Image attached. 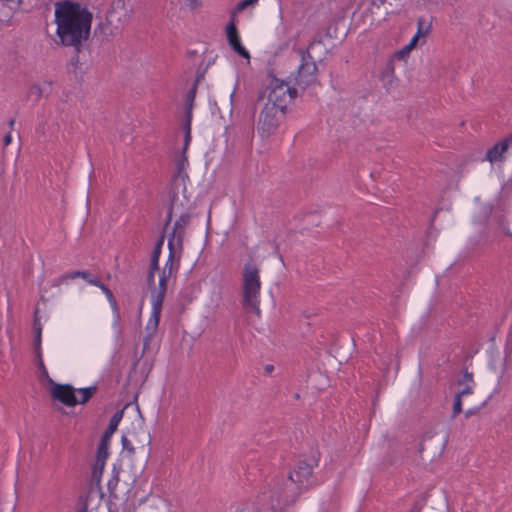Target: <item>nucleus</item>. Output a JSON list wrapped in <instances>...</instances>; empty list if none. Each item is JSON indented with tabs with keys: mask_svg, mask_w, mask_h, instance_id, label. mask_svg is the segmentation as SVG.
<instances>
[{
	"mask_svg": "<svg viewBox=\"0 0 512 512\" xmlns=\"http://www.w3.org/2000/svg\"><path fill=\"white\" fill-rule=\"evenodd\" d=\"M104 295L106 296L107 300H110V299L114 298V295H113V293L111 292L110 289L105 291Z\"/></svg>",
	"mask_w": 512,
	"mask_h": 512,
	"instance_id": "c9c22d12",
	"label": "nucleus"
},
{
	"mask_svg": "<svg viewBox=\"0 0 512 512\" xmlns=\"http://www.w3.org/2000/svg\"><path fill=\"white\" fill-rule=\"evenodd\" d=\"M273 369H274V367L272 365H267L265 367V370H266L267 373H271L273 371Z\"/></svg>",
	"mask_w": 512,
	"mask_h": 512,
	"instance_id": "e433bc0d",
	"label": "nucleus"
},
{
	"mask_svg": "<svg viewBox=\"0 0 512 512\" xmlns=\"http://www.w3.org/2000/svg\"><path fill=\"white\" fill-rule=\"evenodd\" d=\"M171 512V511H170Z\"/></svg>",
	"mask_w": 512,
	"mask_h": 512,
	"instance_id": "79ce46f5",
	"label": "nucleus"
},
{
	"mask_svg": "<svg viewBox=\"0 0 512 512\" xmlns=\"http://www.w3.org/2000/svg\"><path fill=\"white\" fill-rule=\"evenodd\" d=\"M34 330H35V351H36V357L38 361V367L41 371L42 376H45L49 378L47 368L44 364L43 357H42V350H41V337H42V327L39 321V318L37 316V313L35 314L34 318Z\"/></svg>",
	"mask_w": 512,
	"mask_h": 512,
	"instance_id": "f8f14e48",
	"label": "nucleus"
},
{
	"mask_svg": "<svg viewBox=\"0 0 512 512\" xmlns=\"http://www.w3.org/2000/svg\"><path fill=\"white\" fill-rule=\"evenodd\" d=\"M122 446H123V449L128 451L129 453H134V451H135V448L132 445L131 440L126 436H122Z\"/></svg>",
	"mask_w": 512,
	"mask_h": 512,
	"instance_id": "a878e982",
	"label": "nucleus"
},
{
	"mask_svg": "<svg viewBox=\"0 0 512 512\" xmlns=\"http://www.w3.org/2000/svg\"><path fill=\"white\" fill-rule=\"evenodd\" d=\"M267 102L271 106L287 109L289 102L296 97L297 90L289 83L270 76L266 84Z\"/></svg>",
	"mask_w": 512,
	"mask_h": 512,
	"instance_id": "20e7f679",
	"label": "nucleus"
},
{
	"mask_svg": "<svg viewBox=\"0 0 512 512\" xmlns=\"http://www.w3.org/2000/svg\"><path fill=\"white\" fill-rule=\"evenodd\" d=\"M461 388L456 393V396L463 398L464 396L470 395L473 393L475 384L462 385Z\"/></svg>",
	"mask_w": 512,
	"mask_h": 512,
	"instance_id": "4be33fe9",
	"label": "nucleus"
},
{
	"mask_svg": "<svg viewBox=\"0 0 512 512\" xmlns=\"http://www.w3.org/2000/svg\"><path fill=\"white\" fill-rule=\"evenodd\" d=\"M164 243V235L160 237V239L157 241L152 255L150 259V266H152V270H158L159 269V258L161 255L162 246Z\"/></svg>",
	"mask_w": 512,
	"mask_h": 512,
	"instance_id": "a211bd4d",
	"label": "nucleus"
},
{
	"mask_svg": "<svg viewBox=\"0 0 512 512\" xmlns=\"http://www.w3.org/2000/svg\"><path fill=\"white\" fill-rule=\"evenodd\" d=\"M462 412V398L455 395L453 410H452V419H455L456 416Z\"/></svg>",
	"mask_w": 512,
	"mask_h": 512,
	"instance_id": "b1692460",
	"label": "nucleus"
},
{
	"mask_svg": "<svg viewBox=\"0 0 512 512\" xmlns=\"http://www.w3.org/2000/svg\"><path fill=\"white\" fill-rule=\"evenodd\" d=\"M510 144H512V135L489 148L485 159L491 163L501 161L503 159V154L507 151Z\"/></svg>",
	"mask_w": 512,
	"mask_h": 512,
	"instance_id": "ddd939ff",
	"label": "nucleus"
},
{
	"mask_svg": "<svg viewBox=\"0 0 512 512\" xmlns=\"http://www.w3.org/2000/svg\"><path fill=\"white\" fill-rule=\"evenodd\" d=\"M108 455H103L97 451L96 462L92 469V479L99 484L101 481L102 473L105 467V462Z\"/></svg>",
	"mask_w": 512,
	"mask_h": 512,
	"instance_id": "f3484780",
	"label": "nucleus"
},
{
	"mask_svg": "<svg viewBox=\"0 0 512 512\" xmlns=\"http://www.w3.org/2000/svg\"><path fill=\"white\" fill-rule=\"evenodd\" d=\"M123 411H118L110 418L109 424L101 436L97 451L103 455H108V445L113 433L116 431L121 419Z\"/></svg>",
	"mask_w": 512,
	"mask_h": 512,
	"instance_id": "9d476101",
	"label": "nucleus"
},
{
	"mask_svg": "<svg viewBox=\"0 0 512 512\" xmlns=\"http://www.w3.org/2000/svg\"><path fill=\"white\" fill-rule=\"evenodd\" d=\"M51 85L50 83L44 82L43 84L35 83L33 84L28 91V96L33 98L35 101H38L44 95H47L50 91Z\"/></svg>",
	"mask_w": 512,
	"mask_h": 512,
	"instance_id": "dca6fc26",
	"label": "nucleus"
},
{
	"mask_svg": "<svg viewBox=\"0 0 512 512\" xmlns=\"http://www.w3.org/2000/svg\"><path fill=\"white\" fill-rule=\"evenodd\" d=\"M8 124H9V127L12 129L15 124V120L11 119Z\"/></svg>",
	"mask_w": 512,
	"mask_h": 512,
	"instance_id": "58836bf2",
	"label": "nucleus"
},
{
	"mask_svg": "<svg viewBox=\"0 0 512 512\" xmlns=\"http://www.w3.org/2000/svg\"><path fill=\"white\" fill-rule=\"evenodd\" d=\"M190 139H191L190 119H188L187 124H186V131H185V145H184V149H186V147L188 146V144L190 142Z\"/></svg>",
	"mask_w": 512,
	"mask_h": 512,
	"instance_id": "7c9ffc66",
	"label": "nucleus"
},
{
	"mask_svg": "<svg viewBox=\"0 0 512 512\" xmlns=\"http://www.w3.org/2000/svg\"><path fill=\"white\" fill-rule=\"evenodd\" d=\"M109 304H110V307L112 309V312H113V319H114V323L115 324H118L120 322V311H119V307H118V304H117V301L114 298L108 300Z\"/></svg>",
	"mask_w": 512,
	"mask_h": 512,
	"instance_id": "412c9836",
	"label": "nucleus"
},
{
	"mask_svg": "<svg viewBox=\"0 0 512 512\" xmlns=\"http://www.w3.org/2000/svg\"><path fill=\"white\" fill-rule=\"evenodd\" d=\"M427 31L423 32L422 31V23L419 22L418 23V31L416 33V35L413 36V38L411 39L410 43L407 45V49H410L412 47H414L416 45V42L419 38L420 35H424Z\"/></svg>",
	"mask_w": 512,
	"mask_h": 512,
	"instance_id": "393cba45",
	"label": "nucleus"
},
{
	"mask_svg": "<svg viewBox=\"0 0 512 512\" xmlns=\"http://www.w3.org/2000/svg\"><path fill=\"white\" fill-rule=\"evenodd\" d=\"M246 1H247V2H248V4H250V5H256V4L259 2V0H246Z\"/></svg>",
	"mask_w": 512,
	"mask_h": 512,
	"instance_id": "4c0bfd02",
	"label": "nucleus"
},
{
	"mask_svg": "<svg viewBox=\"0 0 512 512\" xmlns=\"http://www.w3.org/2000/svg\"><path fill=\"white\" fill-rule=\"evenodd\" d=\"M11 142H12V136L10 133H8L3 138V144L6 147V146L10 145Z\"/></svg>",
	"mask_w": 512,
	"mask_h": 512,
	"instance_id": "72a5a7b5",
	"label": "nucleus"
},
{
	"mask_svg": "<svg viewBox=\"0 0 512 512\" xmlns=\"http://www.w3.org/2000/svg\"><path fill=\"white\" fill-rule=\"evenodd\" d=\"M50 383H52L51 395L55 400H58L62 404L68 407H74L78 404V399L75 395L76 389L69 384H58L54 383L51 379H49Z\"/></svg>",
	"mask_w": 512,
	"mask_h": 512,
	"instance_id": "6e6552de",
	"label": "nucleus"
},
{
	"mask_svg": "<svg viewBox=\"0 0 512 512\" xmlns=\"http://www.w3.org/2000/svg\"><path fill=\"white\" fill-rule=\"evenodd\" d=\"M314 466H317V460H313L312 463L298 461L283 484H275L271 498H275L278 504L293 503L302 490L312 484Z\"/></svg>",
	"mask_w": 512,
	"mask_h": 512,
	"instance_id": "f03ea898",
	"label": "nucleus"
},
{
	"mask_svg": "<svg viewBox=\"0 0 512 512\" xmlns=\"http://www.w3.org/2000/svg\"><path fill=\"white\" fill-rule=\"evenodd\" d=\"M462 374V379L457 382L458 386L475 384L472 372H469L468 369H464Z\"/></svg>",
	"mask_w": 512,
	"mask_h": 512,
	"instance_id": "aec40b11",
	"label": "nucleus"
},
{
	"mask_svg": "<svg viewBox=\"0 0 512 512\" xmlns=\"http://www.w3.org/2000/svg\"><path fill=\"white\" fill-rule=\"evenodd\" d=\"M194 94H195L194 89H192V90L189 92V96L191 97V99H193V98H194Z\"/></svg>",
	"mask_w": 512,
	"mask_h": 512,
	"instance_id": "ea45409f",
	"label": "nucleus"
},
{
	"mask_svg": "<svg viewBox=\"0 0 512 512\" xmlns=\"http://www.w3.org/2000/svg\"><path fill=\"white\" fill-rule=\"evenodd\" d=\"M95 286L100 288L103 293H105V291L109 290V288L105 284H103L100 279H99L98 285H95Z\"/></svg>",
	"mask_w": 512,
	"mask_h": 512,
	"instance_id": "f704fd0d",
	"label": "nucleus"
},
{
	"mask_svg": "<svg viewBox=\"0 0 512 512\" xmlns=\"http://www.w3.org/2000/svg\"><path fill=\"white\" fill-rule=\"evenodd\" d=\"M382 76H383V78H385V77L393 78V76H394V67H393L392 63H390L387 66V68L383 71Z\"/></svg>",
	"mask_w": 512,
	"mask_h": 512,
	"instance_id": "c85d7f7f",
	"label": "nucleus"
},
{
	"mask_svg": "<svg viewBox=\"0 0 512 512\" xmlns=\"http://www.w3.org/2000/svg\"><path fill=\"white\" fill-rule=\"evenodd\" d=\"M242 306L244 309L260 314V271L253 263H245L243 267Z\"/></svg>",
	"mask_w": 512,
	"mask_h": 512,
	"instance_id": "7ed1b4c3",
	"label": "nucleus"
},
{
	"mask_svg": "<svg viewBox=\"0 0 512 512\" xmlns=\"http://www.w3.org/2000/svg\"><path fill=\"white\" fill-rule=\"evenodd\" d=\"M302 63L298 69L297 81L299 84L309 85L315 80L317 65L312 61L308 51H301Z\"/></svg>",
	"mask_w": 512,
	"mask_h": 512,
	"instance_id": "1a4fd4ad",
	"label": "nucleus"
},
{
	"mask_svg": "<svg viewBox=\"0 0 512 512\" xmlns=\"http://www.w3.org/2000/svg\"><path fill=\"white\" fill-rule=\"evenodd\" d=\"M82 278L84 280H86L90 285H98L99 283V278L96 277V276H93L91 275V273L87 270H76V271H71V272H68L66 274H63L61 275L58 279H57V285H61L65 282H67V280H73L75 278Z\"/></svg>",
	"mask_w": 512,
	"mask_h": 512,
	"instance_id": "4468645a",
	"label": "nucleus"
},
{
	"mask_svg": "<svg viewBox=\"0 0 512 512\" xmlns=\"http://www.w3.org/2000/svg\"><path fill=\"white\" fill-rule=\"evenodd\" d=\"M79 512H87V508L83 507Z\"/></svg>",
	"mask_w": 512,
	"mask_h": 512,
	"instance_id": "a19ab883",
	"label": "nucleus"
},
{
	"mask_svg": "<svg viewBox=\"0 0 512 512\" xmlns=\"http://www.w3.org/2000/svg\"><path fill=\"white\" fill-rule=\"evenodd\" d=\"M248 6H250V4H248V2L246 0H242L240 1L236 7L234 8L233 12H232V19L234 18V15L236 13H239L241 11H243L244 9H246Z\"/></svg>",
	"mask_w": 512,
	"mask_h": 512,
	"instance_id": "cd10ccee",
	"label": "nucleus"
},
{
	"mask_svg": "<svg viewBox=\"0 0 512 512\" xmlns=\"http://www.w3.org/2000/svg\"><path fill=\"white\" fill-rule=\"evenodd\" d=\"M191 215L189 213H183L174 222L171 233L168 236L167 246H176L178 249H183V242L186 233V228L190 224Z\"/></svg>",
	"mask_w": 512,
	"mask_h": 512,
	"instance_id": "0eeeda50",
	"label": "nucleus"
},
{
	"mask_svg": "<svg viewBox=\"0 0 512 512\" xmlns=\"http://www.w3.org/2000/svg\"><path fill=\"white\" fill-rule=\"evenodd\" d=\"M169 254L168 258L162 268L163 271L167 272V274H173L174 272H177L178 265L175 263V257L176 255H180L183 251V249H178L176 246H168Z\"/></svg>",
	"mask_w": 512,
	"mask_h": 512,
	"instance_id": "2eb2a0df",
	"label": "nucleus"
},
{
	"mask_svg": "<svg viewBox=\"0 0 512 512\" xmlns=\"http://www.w3.org/2000/svg\"><path fill=\"white\" fill-rule=\"evenodd\" d=\"M54 7L58 43L79 52L90 36L92 13L84 4L74 0L58 1Z\"/></svg>",
	"mask_w": 512,
	"mask_h": 512,
	"instance_id": "f257e3e1",
	"label": "nucleus"
},
{
	"mask_svg": "<svg viewBox=\"0 0 512 512\" xmlns=\"http://www.w3.org/2000/svg\"><path fill=\"white\" fill-rule=\"evenodd\" d=\"M285 113L286 110L265 103L257 123V130L262 138H268L277 131L284 120Z\"/></svg>",
	"mask_w": 512,
	"mask_h": 512,
	"instance_id": "39448f33",
	"label": "nucleus"
},
{
	"mask_svg": "<svg viewBox=\"0 0 512 512\" xmlns=\"http://www.w3.org/2000/svg\"><path fill=\"white\" fill-rule=\"evenodd\" d=\"M171 276L172 274H167V272L161 270V273L159 275L158 287H154L151 292L152 317H154L155 319V325H157L159 321V317L162 310V304L165 299V295L168 288V282Z\"/></svg>",
	"mask_w": 512,
	"mask_h": 512,
	"instance_id": "423d86ee",
	"label": "nucleus"
},
{
	"mask_svg": "<svg viewBox=\"0 0 512 512\" xmlns=\"http://www.w3.org/2000/svg\"><path fill=\"white\" fill-rule=\"evenodd\" d=\"M186 165H188V160L185 156H183L177 162L178 173H181V171L185 168Z\"/></svg>",
	"mask_w": 512,
	"mask_h": 512,
	"instance_id": "2f4dec72",
	"label": "nucleus"
},
{
	"mask_svg": "<svg viewBox=\"0 0 512 512\" xmlns=\"http://www.w3.org/2000/svg\"><path fill=\"white\" fill-rule=\"evenodd\" d=\"M486 404V401H484L480 406H476V407H473V408H469L467 409L465 412H464V415H465V418H469L473 415H476L477 413H479L480 409Z\"/></svg>",
	"mask_w": 512,
	"mask_h": 512,
	"instance_id": "bb28decb",
	"label": "nucleus"
},
{
	"mask_svg": "<svg viewBox=\"0 0 512 512\" xmlns=\"http://www.w3.org/2000/svg\"><path fill=\"white\" fill-rule=\"evenodd\" d=\"M172 213H173V207L171 206L169 209H168V213H167V217H166V222H165V225H169L170 222L172 221Z\"/></svg>",
	"mask_w": 512,
	"mask_h": 512,
	"instance_id": "473e14b6",
	"label": "nucleus"
},
{
	"mask_svg": "<svg viewBox=\"0 0 512 512\" xmlns=\"http://www.w3.org/2000/svg\"><path fill=\"white\" fill-rule=\"evenodd\" d=\"M156 271L157 270H152V266L149 267V271L147 274V282H148L149 286H152L155 283V272Z\"/></svg>",
	"mask_w": 512,
	"mask_h": 512,
	"instance_id": "c756f323",
	"label": "nucleus"
},
{
	"mask_svg": "<svg viewBox=\"0 0 512 512\" xmlns=\"http://www.w3.org/2000/svg\"><path fill=\"white\" fill-rule=\"evenodd\" d=\"M227 40L232 50L239 56L250 59L248 50L242 45L240 36L238 34L234 19H232L226 28Z\"/></svg>",
	"mask_w": 512,
	"mask_h": 512,
	"instance_id": "9b49d317",
	"label": "nucleus"
},
{
	"mask_svg": "<svg viewBox=\"0 0 512 512\" xmlns=\"http://www.w3.org/2000/svg\"><path fill=\"white\" fill-rule=\"evenodd\" d=\"M118 482H119L118 472L114 471L113 475L111 476V478L109 479V481L107 483V487H108L110 494L114 493V491L118 485Z\"/></svg>",
	"mask_w": 512,
	"mask_h": 512,
	"instance_id": "5701e85b",
	"label": "nucleus"
},
{
	"mask_svg": "<svg viewBox=\"0 0 512 512\" xmlns=\"http://www.w3.org/2000/svg\"><path fill=\"white\" fill-rule=\"evenodd\" d=\"M96 390L97 387L95 385L78 389V393L81 394V398L78 399V404H85L86 402H88L89 399L96 392Z\"/></svg>",
	"mask_w": 512,
	"mask_h": 512,
	"instance_id": "6ab92c4d",
	"label": "nucleus"
}]
</instances>
